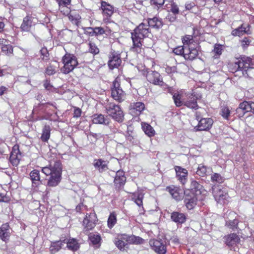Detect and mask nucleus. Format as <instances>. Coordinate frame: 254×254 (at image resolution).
<instances>
[{"instance_id":"f257e3e1","label":"nucleus","mask_w":254,"mask_h":254,"mask_svg":"<svg viewBox=\"0 0 254 254\" xmlns=\"http://www.w3.org/2000/svg\"><path fill=\"white\" fill-rule=\"evenodd\" d=\"M62 168L60 161L56 160L51 162L49 166L42 168V171L46 176L50 175L48 182V186L55 187L61 181Z\"/></svg>"},{"instance_id":"f03ea898","label":"nucleus","mask_w":254,"mask_h":254,"mask_svg":"<svg viewBox=\"0 0 254 254\" xmlns=\"http://www.w3.org/2000/svg\"><path fill=\"white\" fill-rule=\"evenodd\" d=\"M149 34L148 25L142 23L139 25L131 33V39L133 42L132 49L137 53L141 51L143 39L148 36Z\"/></svg>"},{"instance_id":"7ed1b4c3","label":"nucleus","mask_w":254,"mask_h":254,"mask_svg":"<svg viewBox=\"0 0 254 254\" xmlns=\"http://www.w3.org/2000/svg\"><path fill=\"white\" fill-rule=\"evenodd\" d=\"M107 113L113 119L118 122H122L124 115L120 106L114 103L110 102L105 106Z\"/></svg>"},{"instance_id":"20e7f679","label":"nucleus","mask_w":254,"mask_h":254,"mask_svg":"<svg viewBox=\"0 0 254 254\" xmlns=\"http://www.w3.org/2000/svg\"><path fill=\"white\" fill-rule=\"evenodd\" d=\"M248 68H254V60L250 57L242 56L234 63L233 71H246Z\"/></svg>"},{"instance_id":"39448f33","label":"nucleus","mask_w":254,"mask_h":254,"mask_svg":"<svg viewBox=\"0 0 254 254\" xmlns=\"http://www.w3.org/2000/svg\"><path fill=\"white\" fill-rule=\"evenodd\" d=\"M63 62L64 64L61 71L64 74H67L73 70L78 64L76 57L71 55H65L63 57Z\"/></svg>"},{"instance_id":"423d86ee","label":"nucleus","mask_w":254,"mask_h":254,"mask_svg":"<svg viewBox=\"0 0 254 254\" xmlns=\"http://www.w3.org/2000/svg\"><path fill=\"white\" fill-rule=\"evenodd\" d=\"M111 96L116 101L121 103L126 99V94L120 87L119 82L115 80L113 82Z\"/></svg>"},{"instance_id":"0eeeda50","label":"nucleus","mask_w":254,"mask_h":254,"mask_svg":"<svg viewBox=\"0 0 254 254\" xmlns=\"http://www.w3.org/2000/svg\"><path fill=\"white\" fill-rule=\"evenodd\" d=\"M96 215L95 213H87L83 221V231L88 232L92 230L96 225Z\"/></svg>"},{"instance_id":"6e6552de","label":"nucleus","mask_w":254,"mask_h":254,"mask_svg":"<svg viewBox=\"0 0 254 254\" xmlns=\"http://www.w3.org/2000/svg\"><path fill=\"white\" fill-rule=\"evenodd\" d=\"M122 63L121 54L118 51H112L109 55L108 65L110 69L118 67Z\"/></svg>"},{"instance_id":"1a4fd4ad","label":"nucleus","mask_w":254,"mask_h":254,"mask_svg":"<svg viewBox=\"0 0 254 254\" xmlns=\"http://www.w3.org/2000/svg\"><path fill=\"white\" fill-rule=\"evenodd\" d=\"M212 191L215 200L218 203H224V201L228 197V194L218 187L215 186L212 187Z\"/></svg>"},{"instance_id":"9d476101","label":"nucleus","mask_w":254,"mask_h":254,"mask_svg":"<svg viewBox=\"0 0 254 254\" xmlns=\"http://www.w3.org/2000/svg\"><path fill=\"white\" fill-rule=\"evenodd\" d=\"M146 77L148 82L155 85L162 86L164 83L160 74L157 71H149Z\"/></svg>"},{"instance_id":"9b49d317","label":"nucleus","mask_w":254,"mask_h":254,"mask_svg":"<svg viewBox=\"0 0 254 254\" xmlns=\"http://www.w3.org/2000/svg\"><path fill=\"white\" fill-rule=\"evenodd\" d=\"M190 192L189 191H184V202L187 208L191 210L196 205L197 197L194 194H190Z\"/></svg>"},{"instance_id":"f8f14e48","label":"nucleus","mask_w":254,"mask_h":254,"mask_svg":"<svg viewBox=\"0 0 254 254\" xmlns=\"http://www.w3.org/2000/svg\"><path fill=\"white\" fill-rule=\"evenodd\" d=\"M149 245L151 249L158 254H165L166 253V245L161 240H151Z\"/></svg>"},{"instance_id":"ddd939ff","label":"nucleus","mask_w":254,"mask_h":254,"mask_svg":"<svg viewBox=\"0 0 254 254\" xmlns=\"http://www.w3.org/2000/svg\"><path fill=\"white\" fill-rule=\"evenodd\" d=\"M101 8L102 10L103 14L106 16H112L113 14H119V11L118 8L105 1H102L101 2Z\"/></svg>"},{"instance_id":"4468645a","label":"nucleus","mask_w":254,"mask_h":254,"mask_svg":"<svg viewBox=\"0 0 254 254\" xmlns=\"http://www.w3.org/2000/svg\"><path fill=\"white\" fill-rule=\"evenodd\" d=\"M213 123L211 118H201L198 122V125L194 127L195 131L207 130L209 129Z\"/></svg>"},{"instance_id":"2eb2a0df","label":"nucleus","mask_w":254,"mask_h":254,"mask_svg":"<svg viewBox=\"0 0 254 254\" xmlns=\"http://www.w3.org/2000/svg\"><path fill=\"white\" fill-rule=\"evenodd\" d=\"M21 156L18 145H14L9 157V161L13 166L18 165L21 159Z\"/></svg>"},{"instance_id":"dca6fc26","label":"nucleus","mask_w":254,"mask_h":254,"mask_svg":"<svg viewBox=\"0 0 254 254\" xmlns=\"http://www.w3.org/2000/svg\"><path fill=\"white\" fill-rule=\"evenodd\" d=\"M176 177L180 183L185 185L187 181L188 171L180 166H175Z\"/></svg>"},{"instance_id":"f3484780","label":"nucleus","mask_w":254,"mask_h":254,"mask_svg":"<svg viewBox=\"0 0 254 254\" xmlns=\"http://www.w3.org/2000/svg\"><path fill=\"white\" fill-rule=\"evenodd\" d=\"M198 97L191 94L188 96L187 99H184V105L192 109L196 110L198 108L197 103Z\"/></svg>"},{"instance_id":"a211bd4d","label":"nucleus","mask_w":254,"mask_h":254,"mask_svg":"<svg viewBox=\"0 0 254 254\" xmlns=\"http://www.w3.org/2000/svg\"><path fill=\"white\" fill-rule=\"evenodd\" d=\"M166 189L176 200L179 201L182 199L183 193H184V191L179 188L173 186L168 187Z\"/></svg>"},{"instance_id":"6ab92c4d","label":"nucleus","mask_w":254,"mask_h":254,"mask_svg":"<svg viewBox=\"0 0 254 254\" xmlns=\"http://www.w3.org/2000/svg\"><path fill=\"white\" fill-rule=\"evenodd\" d=\"M199 47H194L192 46H186L184 58L186 60H192L198 55Z\"/></svg>"},{"instance_id":"aec40b11","label":"nucleus","mask_w":254,"mask_h":254,"mask_svg":"<svg viewBox=\"0 0 254 254\" xmlns=\"http://www.w3.org/2000/svg\"><path fill=\"white\" fill-rule=\"evenodd\" d=\"M64 245L66 244V247L70 250L76 251L79 248V244L76 239L73 238H65L62 236Z\"/></svg>"},{"instance_id":"412c9836","label":"nucleus","mask_w":254,"mask_h":254,"mask_svg":"<svg viewBox=\"0 0 254 254\" xmlns=\"http://www.w3.org/2000/svg\"><path fill=\"white\" fill-rule=\"evenodd\" d=\"M108 161L98 159L94 160L93 166L100 173H102L108 170Z\"/></svg>"},{"instance_id":"4be33fe9","label":"nucleus","mask_w":254,"mask_h":254,"mask_svg":"<svg viewBox=\"0 0 254 254\" xmlns=\"http://www.w3.org/2000/svg\"><path fill=\"white\" fill-rule=\"evenodd\" d=\"M10 236L9 226L7 223L2 224L0 227V238L6 242Z\"/></svg>"},{"instance_id":"5701e85b","label":"nucleus","mask_w":254,"mask_h":254,"mask_svg":"<svg viewBox=\"0 0 254 254\" xmlns=\"http://www.w3.org/2000/svg\"><path fill=\"white\" fill-rule=\"evenodd\" d=\"M30 178L32 183V186L37 187L41 183L40 172L37 170L32 171L29 174Z\"/></svg>"},{"instance_id":"b1692460","label":"nucleus","mask_w":254,"mask_h":254,"mask_svg":"<svg viewBox=\"0 0 254 254\" xmlns=\"http://www.w3.org/2000/svg\"><path fill=\"white\" fill-rule=\"evenodd\" d=\"M92 121L94 124L108 125L110 123L109 119L102 114H95L93 116Z\"/></svg>"},{"instance_id":"393cba45","label":"nucleus","mask_w":254,"mask_h":254,"mask_svg":"<svg viewBox=\"0 0 254 254\" xmlns=\"http://www.w3.org/2000/svg\"><path fill=\"white\" fill-rule=\"evenodd\" d=\"M185 8L186 10L188 11L185 13V15L190 14H198L200 12V9L198 6L193 2L186 3L185 5Z\"/></svg>"},{"instance_id":"a878e982","label":"nucleus","mask_w":254,"mask_h":254,"mask_svg":"<svg viewBox=\"0 0 254 254\" xmlns=\"http://www.w3.org/2000/svg\"><path fill=\"white\" fill-rule=\"evenodd\" d=\"M64 246L62 237L59 241L51 242V246L49 248L51 254H56Z\"/></svg>"},{"instance_id":"bb28decb","label":"nucleus","mask_w":254,"mask_h":254,"mask_svg":"<svg viewBox=\"0 0 254 254\" xmlns=\"http://www.w3.org/2000/svg\"><path fill=\"white\" fill-rule=\"evenodd\" d=\"M202 189V186L201 185L196 181H192L191 183L190 190H187V191H189L190 194L193 193L197 196L201 193Z\"/></svg>"},{"instance_id":"cd10ccee","label":"nucleus","mask_w":254,"mask_h":254,"mask_svg":"<svg viewBox=\"0 0 254 254\" xmlns=\"http://www.w3.org/2000/svg\"><path fill=\"white\" fill-rule=\"evenodd\" d=\"M172 220L178 224H182L186 221V217L184 213L173 212L171 215Z\"/></svg>"},{"instance_id":"c85d7f7f","label":"nucleus","mask_w":254,"mask_h":254,"mask_svg":"<svg viewBox=\"0 0 254 254\" xmlns=\"http://www.w3.org/2000/svg\"><path fill=\"white\" fill-rule=\"evenodd\" d=\"M240 239L235 233L231 234L225 237V243L228 246H233L238 243Z\"/></svg>"},{"instance_id":"c756f323","label":"nucleus","mask_w":254,"mask_h":254,"mask_svg":"<svg viewBox=\"0 0 254 254\" xmlns=\"http://www.w3.org/2000/svg\"><path fill=\"white\" fill-rule=\"evenodd\" d=\"M131 106V108L130 109V113L134 114L135 115H139L145 109L144 104L139 102L133 103Z\"/></svg>"},{"instance_id":"7c9ffc66","label":"nucleus","mask_w":254,"mask_h":254,"mask_svg":"<svg viewBox=\"0 0 254 254\" xmlns=\"http://www.w3.org/2000/svg\"><path fill=\"white\" fill-rule=\"evenodd\" d=\"M148 26L149 27L159 29L162 26V22L161 19L158 17H153L152 18H148L147 20Z\"/></svg>"},{"instance_id":"2f4dec72","label":"nucleus","mask_w":254,"mask_h":254,"mask_svg":"<svg viewBox=\"0 0 254 254\" xmlns=\"http://www.w3.org/2000/svg\"><path fill=\"white\" fill-rule=\"evenodd\" d=\"M33 19V17H25L21 25L22 30L28 31L32 25ZM33 23H35V22H33Z\"/></svg>"},{"instance_id":"473e14b6","label":"nucleus","mask_w":254,"mask_h":254,"mask_svg":"<svg viewBox=\"0 0 254 254\" xmlns=\"http://www.w3.org/2000/svg\"><path fill=\"white\" fill-rule=\"evenodd\" d=\"M239 109L245 112H252L254 109V102L244 101L239 105Z\"/></svg>"},{"instance_id":"72a5a7b5","label":"nucleus","mask_w":254,"mask_h":254,"mask_svg":"<svg viewBox=\"0 0 254 254\" xmlns=\"http://www.w3.org/2000/svg\"><path fill=\"white\" fill-rule=\"evenodd\" d=\"M126 181V178L125 176V173L122 170H119L116 172V176L114 179V182L116 184H119L120 186L125 184Z\"/></svg>"},{"instance_id":"f704fd0d","label":"nucleus","mask_w":254,"mask_h":254,"mask_svg":"<svg viewBox=\"0 0 254 254\" xmlns=\"http://www.w3.org/2000/svg\"><path fill=\"white\" fill-rule=\"evenodd\" d=\"M142 128L148 136L151 137L154 136L155 134V131L149 124L145 123L141 124Z\"/></svg>"},{"instance_id":"c9c22d12","label":"nucleus","mask_w":254,"mask_h":254,"mask_svg":"<svg viewBox=\"0 0 254 254\" xmlns=\"http://www.w3.org/2000/svg\"><path fill=\"white\" fill-rule=\"evenodd\" d=\"M144 197V193L141 191H138L132 194V199L138 206L142 205V200Z\"/></svg>"},{"instance_id":"e433bc0d","label":"nucleus","mask_w":254,"mask_h":254,"mask_svg":"<svg viewBox=\"0 0 254 254\" xmlns=\"http://www.w3.org/2000/svg\"><path fill=\"white\" fill-rule=\"evenodd\" d=\"M51 134V127L48 125H45L42 129L41 139L43 142H47L50 138Z\"/></svg>"},{"instance_id":"4c0bfd02","label":"nucleus","mask_w":254,"mask_h":254,"mask_svg":"<svg viewBox=\"0 0 254 254\" xmlns=\"http://www.w3.org/2000/svg\"><path fill=\"white\" fill-rule=\"evenodd\" d=\"M225 178L219 173H214L211 176V181L214 183L221 184L224 182Z\"/></svg>"},{"instance_id":"58836bf2","label":"nucleus","mask_w":254,"mask_h":254,"mask_svg":"<svg viewBox=\"0 0 254 254\" xmlns=\"http://www.w3.org/2000/svg\"><path fill=\"white\" fill-rule=\"evenodd\" d=\"M167 10L169 12H171L174 15L178 14L179 13V9L178 5L174 2L171 1L169 4H166Z\"/></svg>"},{"instance_id":"ea45409f","label":"nucleus","mask_w":254,"mask_h":254,"mask_svg":"<svg viewBox=\"0 0 254 254\" xmlns=\"http://www.w3.org/2000/svg\"><path fill=\"white\" fill-rule=\"evenodd\" d=\"M127 241L128 243L134 244H140L142 243L143 240L137 236H135L134 235L129 236L127 237Z\"/></svg>"},{"instance_id":"a19ab883","label":"nucleus","mask_w":254,"mask_h":254,"mask_svg":"<svg viewBox=\"0 0 254 254\" xmlns=\"http://www.w3.org/2000/svg\"><path fill=\"white\" fill-rule=\"evenodd\" d=\"M173 99L177 107H181L184 105V99H181V95L179 93H175L173 95Z\"/></svg>"},{"instance_id":"79ce46f5","label":"nucleus","mask_w":254,"mask_h":254,"mask_svg":"<svg viewBox=\"0 0 254 254\" xmlns=\"http://www.w3.org/2000/svg\"><path fill=\"white\" fill-rule=\"evenodd\" d=\"M89 239L93 245L99 244L101 240V236L99 234L91 233L89 236Z\"/></svg>"},{"instance_id":"37998d69","label":"nucleus","mask_w":254,"mask_h":254,"mask_svg":"<svg viewBox=\"0 0 254 254\" xmlns=\"http://www.w3.org/2000/svg\"><path fill=\"white\" fill-rule=\"evenodd\" d=\"M117 222L116 214L115 212L111 213L108 219V226L112 228Z\"/></svg>"},{"instance_id":"c03bdc74","label":"nucleus","mask_w":254,"mask_h":254,"mask_svg":"<svg viewBox=\"0 0 254 254\" xmlns=\"http://www.w3.org/2000/svg\"><path fill=\"white\" fill-rule=\"evenodd\" d=\"M1 52L6 55L9 56L13 53L12 46L10 44H4L1 47Z\"/></svg>"},{"instance_id":"a18cd8bd","label":"nucleus","mask_w":254,"mask_h":254,"mask_svg":"<svg viewBox=\"0 0 254 254\" xmlns=\"http://www.w3.org/2000/svg\"><path fill=\"white\" fill-rule=\"evenodd\" d=\"M222 45L220 44H215L212 53L214 54L213 57L215 59L218 58L222 54Z\"/></svg>"},{"instance_id":"49530a36","label":"nucleus","mask_w":254,"mask_h":254,"mask_svg":"<svg viewBox=\"0 0 254 254\" xmlns=\"http://www.w3.org/2000/svg\"><path fill=\"white\" fill-rule=\"evenodd\" d=\"M208 169H210V168H207L205 166L199 165L197 167L196 173L199 176L203 177L206 175Z\"/></svg>"},{"instance_id":"de8ad7c7","label":"nucleus","mask_w":254,"mask_h":254,"mask_svg":"<svg viewBox=\"0 0 254 254\" xmlns=\"http://www.w3.org/2000/svg\"><path fill=\"white\" fill-rule=\"evenodd\" d=\"M247 31L246 30V28L243 26L238 27V28L235 29L232 31V34L234 36H240L242 35L243 33H247Z\"/></svg>"},{"instance_id":"09e8293b","label":"nucleus","mask_w":254,"mask_h":254,"mask_svg":"<svg viewBox=\"0 0 254 254\" xmlns=\"http://www.w3.org/2000/svg\"><path fill=\"white\" fill-rule=\"evenodd\" d=\"M165 0H150V4L158 10L164 4Z\"/></svg>"},{"instance_id":"8fccbe9b","label":"nucleus","mask_w":254,"mask_h":254,"mask_svg":"<svg viewBox=\"0 0 254 254\" xmlns=\"http://www.w3.org/2000/svg\"><path fill=\"white\" fill-rule=\"evenodd\" d=\"M59 10L64 16H71L70 15V9L69 5L59 6Z\"/></svg>"},{"instance_id":"3c124183","label":"nucleus","mask_w":254,"mask_h":254,"mask_svg":"<svg viewBox=\"0 0 254 254\" xmlns=\"http://www.w3.org/2000/svg\"><path fill=\"white\" fill-rule=\"evenodd\" d=\"M183 43L185 46L189 47V46H192L193 39L190 35H186L182 40Z\"/></svg>"},{"instance_id":"603ef678","label":"nucleus","mask_w":254,"mask_h":254,"mask_svg":"<svg viewBox=\"0 0 254 254\" xmlns=\"http://www.w3.org/2000/svg\"><path fill=\"white\" fill-rule=\"evenodd\" d=\"M230 114V110L227 107H223L221 109V115L224 119L228 120Z\"/></svg>"},{"instance_id":"864d4df0","label":"nucleus","mask_w":254,"mask_h":254,"mask_svg":"<svg viewBox=\"0 0 254 254\" xmlns=\"http://www.w3.org/2000/svg\"><path fill=\"white\" fill-rule=\"evenodd\" d=\"M116 246L118 247L119 249L121 251L125 250V248H127V244L123 240H118L115 243Z\"/></svg>"},{"instance_id":"5fc2aeb1","label":"nucleus","mask_w":254,"mask_h":254,"mask_svg":"<svg viewBox=\"0 0 254 254\" xmlns=\"http://www.w3.org/2000/svg\"><path fill=\"white\" fill-rule=\"evenodd\" d=\"M186 46H179L173 50V52L177 55H183L184 57L185 54Z\"/></svg>"},{"instance_id":"6e6d98bb","label":"nucleus","mask_w":254,"mask_h":254,"mask_svg":"<svg viewBox=\"0 0 254 254\" xmlns=\"http://www.w3.org/2000/svg\"><path fill=\"white\" fill-rule=\"evenodd\" d=\"M238 224V221L237 219L230 220L229 221H226V225L228 227H229L230 228H231L233 230L237 228Z\"/></svg>"},{"instance_id":"4d7b16f0","label":"nucleus","mask_w":254,"mask_h":254,"mask_svg":"<svg viewBox=\"0 0 254 254\" xmlns=\"http://www.w3.org/2000/svg\"><path fill=\"white\" fill-rule=\"evenodd\" d=\"M89 51L90 53L94 54H97L99 52V50L94 43H89Z\"/></svg>"},{"instance_id":"13d9d810","label":"nucleus","mask_w":254,"mask_h":254,"mask_svg":"<svg viewBox=\"0 0 254 254\" xmlns=\"http://www.w3.org/2000/svg\"><path fill=\"white\" fill-rule=\"evenodd\" d=\"M46 73L49 75H51L56 73V69L53 66L50 65H49L46 70Z\"/></svg>"},{"instance_id":"bf43d9fd","label":"nucleus","mask_w":254,"mask_h":254,"mask_svg":"<svg viewBox=\"0 0 254 254\" xmlns=\"http://www.w3.org/2000/svg\"><path fill=\"white\" fill-rule=\"evenodd\" d=\"M95 36L101 35L105 33L104 29L101 27H96L94 28Z\"/></svg>"},{"instance_id":"052dcab7","label":"nucleus","mask_w":254,"mask_h":254,"mask_svg":"<svg viewBox=\"0 0 254 254\" xmlns=\"http://www.w3.org/2000/svg\"><path fill=\"white\" fill-rule=\"evenodd\" d=\"M85 33L86 34H88L89 36H95V31L94 28L92 27H87L84 30Z\"/></svg>"},{"instance_id":"680f3d73","label":"nucleus","mask_w":254,"mask_h":254,"mask_svg":"<svg viewBox=\"0 0 254 254\" xmlns=\"http://www.w3.org/2000/svg\"><path fill=\"white\" fill-rule=\"evenodd\" d=\"M59 4L61 5H69L71 3V0H56Z\"/></svg>"},{"instance_id":"e2e57ef3","label":"nucleus","mask_w":254,"mask_h":254,"mask_svg":"<svg viewBox=\"0 0 254 254\" xmlns=\"http://www.w3.org/2000/svg\"><path fill=\"white\" fill-rule=\"evenodd\" d=\"M70 21L76 25L77 26H79L80 24V18L78 17H68Z\"/></svg>"},{"instance_id":"0e129e2a","label":"nucleus","mask_w":254,"mask_h":254,"mask_svg":"<svg viewBox=\"0 0 254 254\" xmlns=\"http://www.w3.org/2000/svg\"><path fill=\"white\" fill-rule=\"evenodd\" d=\"M250 40L248 38H244L241 41V44L243 48L244 49L247 48L250 45Z\"/></svg>"},{"instance_id":"69168bd1","label":"nucleus","mask_w":254,"mask_h":254,"mask_svg":"<svg viewBox=\"0 0 254 254\" xmlns=\"http://www.w3.org/2000/svg\"><path fill=\"white\" fill-rule=\"evenodd\" d=\"M81 110L79 108H74V113H73V117L74 118H78L81 116Z\"/></svg>"},{"instance_id":"338daca9","label":"nucleus","mask_w":254,"mask_h":254,"mask_svg":"<svg viewBox=\"0 0 254 254\" xmlns=\"http://www.w3.org/2000/svg\"><path fill=\"white\" fill-rule=\"evenodd\" d=\"M44 86L45 88L48 90H51L53 86L50 84V81L48 80H46L44 83Z\"/></svg>"},{"instance_id":"774afa93","label":"nucleus","mask_w":254,"mask_h":254,"mask_svg":"<svg viewBox=\"0 0 254 254\" xmlns=\"http://www.w3.org/2000/svg\"><path fill=\"white\" fill-rule=\"evenodd\" d=\"M41 54L42 55H43L44 57H47L49 54L48 52V51L46 48H42L40 51Z\"/></svg>"}]
</instances>
